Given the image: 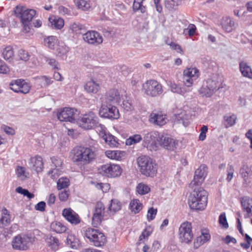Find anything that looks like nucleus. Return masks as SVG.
Here are the masks:
<instances>
[{"instance_id": "obj_21", "label": "nucleus", "mask_w": 252, "mask_h": 252, "mask_svg": "<svg viewBox=\"0 0 252 252\" xmlns=\"http://www.w3.org/2000/svg\"><path fill=\"white\" fill-rule=\"evenodd\" d=\"M241 203L245 218L252 217V198L249 196H244L241 198Z\"/></svg>"}, {"instance_id": "obj_1", "label": "nucleus", "mask_w": 252, "mask_h": 252, "mask_svg": "<svg viewBox=\"0 0 252 252\" xmlns=\"http://www.w3.org/2000/svg\"><path fill=\"white\" fill-rule=\"evenodd\" d=\"M222 80L218 73L208 74L205 76L198 92L202 96L211 97L222 87Z\"/></svg>"}, {"instance_id": "obj_50", "label": "nucleus", "mask_w": 252, "mask_h": 252, "mask_svg": "<svg viewBox=\"0 0 252 252\" xmlns=\"http://www.w3.org/2000/svg\"><path fill=\"white\" fill-rule=\"evenodd\" d=\"M2 56L5 60H10L14 56V51L12 48H4L2 52Z\"/></svg>"}, {"instance_id": "obj_19", "label": "nucleus", "mask_w": 252, "mask_h": 252, "mask_svg": "<svg viewBox=\"0 0 252 252\" xmlns=\"http://www.w3.org/2000/svg\"><path fill=\"white\" fill-rule=\"evenodd\" d=\"M120 100V95L117 90H110L106 94L104 100L103 102L106 103L116 104L119 103Z\"/></svg>"}, {"instance_id": "obj_47", "label": "nucleus", "mask_w": 252, "mask_h": 252, "mask_svg": "<svg viewBox=\"0 0 252 252\" xmlns=\"http://www.w3.org/2000/svg\"><path fill=\"white\" fill-rule=\"evenodd\" d=\"M69 186V180L66 178H62L59 179L57 182V189L58 190H61L66 188Z\"/></svg>"}, {"instance_id": "obj_58", "label": "nucleus", "mask_w": 252, "mask_h": 252, "mask_svg": "<svg viewBox=\"0 0 252 252\" xmlns=\"http://www.w3.org/2000/svg\"><path fill=\"white\" fill-rule=\"evenodd\" d=\"M51 160L52 163L54 164L55 166L56 167H60L62 165V160L57 157H53L51 158Z\"/></svg>"}, {"instance_id": "obj_62", "label": "nucleus", "mask_w": 252, "mask_h": 252, "mask_svg": "<svg viewBox=\"0 0 252 252\" xmlns=\"http://www.w3.org/2000/svg\"><path fill=\"white\" fill-rule=\"evenodd\" d=\"M0 222L4 225H6L10 223V215L2 216L0 218Z\"/></svg>"}, {"instance_id": "obj_18", "label": "nucleus", "mask_w": 252, "mask_h": 252, "mask_svg": "<svg viewBox=\"0 0 252 252\" xmlns=\"http://www.w3.org/2000/svg\"><path fill=\"white\" fill-rule=\"evenodd\" d=\"M62 215L67 221L72 224H78L80 222L78 215L70 208L64 209Z\"/></svg>"}, {"instance_id": "obj_10", "label": "nucleus", "mask_w": 252, "mask_h": 252, "mask_svg": "<svg viewBox=\"0 0 252 252\" xmlns=\"http://www.w3.org/2000/svg\"><path fill=\"white\" fill-rule=\"evenodd\" d=\"M99 115L101 117L111 120L118 119L119 118V112L117 108L111 103L103 102L99 110Z\"/></svg>"}, {"instance_id": "obj_3", "label": "nucleus", "mask_w": 252, "mask_h": 252, "mask_svg": "<svg viewBox=\"0 0 252 252\" xmlns=\"http://www.w3.org/2000/svg\"><path fill=\"white\" fill-rule=\"evenodd\" d=\"M15 16L20 18L23 26V31L29 32L32 26L31 22L36 14V11L32 9H28L25 6L18 5L14 9Z\"/></svg>"}, {"instance_id": "obj_61", "label": "nucleus", "mask_w": 252, "mask_h": 252, "mask_svg": "<svg viewBox=\"0 0 252 252\" xmlns=\"http://www.w3.org/2000/svg\"><path fill=\"white\" fill-rule=\"evenodd\" d=\"M46 61L49 65L53 67L54 69H59V63L54 59H48Z\"/></svg>"}, {"instance_id": "obj_6", "label": "nucleus", "mask_w": 252, "mask_h": 252, "mask_svg": "<svg viewBox=\"0 0 252 252\" xmlns=\"http://www.w3.org/2000/svg\"><path fill=\"white\" fill-rule=\"evenodd\" d=\"M77 123L81 127L86 130L94 129L99 126L103 130L104 126L99 123L98 118L93 112L83 115L81 118L79 116V120Z\"/></svg>"}, {"instance_id": "obj_43", "label": "nucleus", "mask_w": 252, "mask_h": 252, "mask_svg": "<svg viewBox=\"0 0 252 252\" xmlns=\"http://www.w3.org/2000/svg\"><path fill=\"white\" fill-rule=\"evenodd\" d=\"M121 209V202L117 199H112L111 203L108 207L110 211L116 212Z\"/></svg>"}, {"instance_id": "obj_46", "label": "nucleus", "mask_w": 252, "mask_h": 252, "mask_svg": "<svg viewBox=\"0 0 252 252\" xmlns=\"http://www.w3.org/2000/svg\"><path fill=\"white\" fill-rule=\"evenodd\" d=\"M223 118L225 122L227 123V125L225 126V127L227 128L229 126H232L235 125L237 117L234 114H233L231 116H224Z\"/></svg>"}, {"instance_id": "obj_31", "label": "nucleus", "mask_w": 252, "mask_h": 252, "mask_svg": "<svg viewBox=\"0 0 252 252\" xmlns=\"http://www.w3.org/2000/svg\"><path fill=\"white\" fill-rule=\"evenodd\" d=\"M184 76L197 79L199 76L198 69L196 67H190L185 69L183 72Z\"/></svg>"}, {"instance_id": "obj_55", "label": "nucleus", "mask_w": 252, "mask_h": 252, "mask_svg": "<svg viewBox=\"0 0 252 252\" xmlns=\"http://www.w3.org/2000/svg\"><path fill=\"white\" fill-rule=\"evenodd\" d=\"M157 213V209L153 207L150 208L148 211L147 218L149 220H152L154 219Z\"/></svg>"}, {"instance_id": "obj_56", "label": "nucleus", "mask_w": 252, "mask_h": 252, "mask_svg": "<svg viewBox=\"0 0 252 252\" xmlns=\"http://www.w3.org/2000/svg\"><path fill=\"white\" fill-rule=\"evenodd\" d=\"M9 71V68L5 63L0 60V73L6 74Z\"/></svg>"}, {"instance_id": "obj_60", "label": "nucleus", "mask_w": 252, "mask_h": 252, "mask_svg": "<svg viewBox=\"0 0 252 252\" xmlns=\"http://www.w3.org/2000/svg\"><path fill=\"white\" fill-rule=\"evenodd\" d=\"M67 52L66 48H57V55L60 57L63 58L66 57V54Z\"/></svg>"}, {"instance_id": "obj_17", "label": "nucleus", "mask_w": 252, "mask_h": 252, "mask_svg": "<svg viewBox=\"0 0 252 252\" xmlns=\"http://www.w3.org/2000/svg\"><path fill=\"white\" fill-rule=\"evenodd\" d=\"M166 115H163L160 112L153 111L150 116L149 121L154 125L162 126L167 122Z\"/></svg>"}, {"instance_id": "obj_28", "label": "nucleus", "mask_w": 252, "mask_h": 252, "mask_svg": "<svg viewBox=\"0 0 252 252\" xmlns=\"http://www.w3.org/2000/svg\"><path fill=\"white\" fill-rule=\"evenodd\" d=\"M66 243L69 247L74 249H77L80 244L79 240L74 234L68 235Z\"/></svg>"}, {"instance_id": "obj_29", "label": "nucleus", "mask_w": 252, "mask_h": 252, "mask_svg": "<svg viewBox=\"0 0 252 252\" xmlns=\"http://www.w3.org/2000/svg\"><path fill=\"white\" fill-rule=\"evenodd\" d=\"M170 89L173 93L179 94L182 95H185L186 93L190 91L189 89H187L185 86H181L175 83L171 84Z\"/></svg>"}, {"instance_id": "obj_26", "label": "nucleus", "mask_w": 252, "mask_h": 252, "mask_svg": "<svg viewBox=\"0 0 252 252\" xmlns=\"http://www.w3.org/2000/svg\"><path fill=\"white\" fill-rule=\"evenodd\" d=\"M84 89L88 93L95 94L100 89L99 84L94 80H91L86 83Z\"/></svg>"}, {"instance_id": "obj_35", "label": "nucleus", "mask_w": 252, "mask_h": 252, "mask_svg": "<svg viewBox=\"0 0 252 252\" xmlns=\"http://www.w3.org/2000/svg\"><path fill=\"white\" fill-rule=\"evenodd\" d=\"M49 21L51 23L52 26L57 29H61L64 25V21L61 18L49 17Z\"/></svg>"}, {"instance_id": "obj_59", "label": "nucleus", "mask_w": 252, "mask_h": 252, "mask_svg": "<svg viewBox=\"0 0 252 252\" xmlns=\"http://www.w3.org/2000/svg\"><path fill=\"white\" fill-rule=\"evenodd\" d=\"M196 80V79H194L191 77H187L185 76H184L183 77V82L184 83V84L188 87H190L191 85L193 84V81Z\"/></svg>"}, {"instance_id": "obj_16", "label": "nucleus", "mask_w": 252, "mask_h": 252, "mask_svg": "<svg viewBox=\"0 0 252 252\" xmlns=\"http://www.w3.org/2000/svg\"><path fill=\"white\" fill-rule=\"evenodd\" d=\"M207 167L205 164H202L195 171L194 179L191 182L189 186L192 188L194 186H199L204 181L207 172Z\"/></svg>"}, {"instance_id": "obj_48", "label": "nucleus", "mask_w": 252, "mask_h": 252, "mask_svg": "<svg viewBox=\"0 0 252 252\" xmlns=\"http://www.w3.org/2000/svg\"><path fill=\"white\" fill-rule=\"evenodd\" d=\"M17 55L20 60L27 61L29 59L30 55L28 52L23 48L18 50Z\"/></svg>"}, {"instance_id": "obj_45", "label": "nucleus", "mask_w": 252, "mask_h": 252, "mask_svg": "<svg viewBox=\"0 0 252 252\" xmlns=\"http://www.w3.org/2000/svg\"><path fill=\"white\" fill-rule=\"evenodd\" d=\"M142 140V137L139 134H135L130 136L126 140V143L127 145H131L133 144L137 143Z\"/></svg>"}, {"instance_id": "obj_8", "label": "nucleus", "mask_w": 252, "mask_h": 252, "mask_svg": "<svg viewBox=\"0 0 252 252\" xmlns=\"http://www.w3.org/2000/svg\"><path fill=\"white\" fill-rule=\"evenodd\" d=\"M35 241V237L25 234H19L15 236L12 241V246L14 249L17 250H26L30 244Z\"/></svg>"}, {"instance_id": "obj_7", "label": "nucleus", "mask_w": 252, "mask_h": 252, "mask_svg": "<svg viewBox=\"0 0 252 252\" xmlns=\"http://www.w3.org/2000/svg\"><path fill=\"white\" fill-rule=\"evenodd\" d=\"M85 236L93 245L96 247L104 246L106 242L104 234L99 230L93 228H87L85 231Z\"/></svg>"}, {"instance_id": "obj_11", "label": "nucleus", "mask_w": 252, "mask_h": 252, "mask_svg": "<svg viewBox=\"0 0 252 252\" xmlns=\"http://www.w3.org/2000/svg\"><path fill=\"white\" fill-rule=\"evenodd\" d=\"M79 112L74 108L65 107L57 113L58 119L60 121L77 123L79 120Z\"/></svg>"}, {"instance_id": "obj_14", "label": "nucleus", "mask_w": 252, "mask_h": 252, "mask_svg": "<svg viewBox=\"0 0 252 252\" xmlns=\"http://www.w3.org/2000/svg\"><path fill=\"white\" fill-rule=\"evenodd\" d=\"M158 145L167 150L173 151L176 148L177 142L168 134L159 133Z\"/></svg>"}, {"instance_id": "obj_51", "label": "nucleus", "mask_w": 252, "mask_h": 252, "mask_svg": "<svg viewBox=\"0 0 252 252\" xmlns=\"http://www.w3.org/2000/svg\"><path fill=\"white\" fill-rule=\"evenodd\" d=\"M103 219V216H99L94 215L92 218L93 226L94 227H97L100 224Z\"/></svg>"}, {"instance_id": "obj_44", "label": "nucleus", "mask_w": 252, "mask_h": 252, "mask_svg": "<svg viewBox=\"0 0 252 252\" xmlns=\"http://www.w3.org/2000/svg\"><path fill=\"white\" fill-rule=\"evenodd\" d=\"M20 84H21V79L12 80L9 84L10 88L14 92L20 93Z\"/></svg>"}, {"instance_id": "obj_13", "label": "nucleus", "mask_w": 252, "mask_h": 252, "mask_svg": "<svg viewBox=\"0 0 252 252\" xmlns=\"http://www.w3.org/2000/svg\"><path fill=\"white\" fill-rule=\"evenodd\" d=\"M191 224L189 222L183 223L179 229V239L182 243H189L193 239Z\"/></svg>"}, {"instance_id": "obj_39", "label": "nucleus", "mask_w": 252, "mask_h": 252, "mask_svg": "<svg viewBox=\"0 0 252 252\" xmlns=\"http://www.w3.org/2000/svg\"><path fill=\"white\" fill-rule=\"evenodd\" d=\"M76 6L83 10H87L91 7V4L85 0H74Z\"/></svg>"}, {"instance_id": "obj_54", "label": "nucleus", "mask_w": 252, "mask_h": 252, "mask_svg": "<svg viewBox=\"0 0 252 252\" xmlns=\"http://www.w3.org/2000/svg\"><path fill=\"white\" fill-rule=\"evenodd\" d=\"M234 172V167L232 165H228L227 168V178L226 180L228 182H230L233 177V174Z\"/></svg>"}, {"instance_id": "obj_36", "label": "nucleus", "mask_w": 252, "mask_h": 252, "mask_svg": "<svg viewBox=\"0 0 252 252\" xmlns=\"http://www.w3.org/2000/svg\"><path fill=\"white\" fill-rule=\"evenodd\" d=\"M183 0H165V7L168 10L173 9L175 6H177L182 4Z\"/></svg>"}, {"instance_id": "obj_20", "label": "nucleus", "mask_w": 252, "mask_h": 252, "mask_svg": "<svg viewBox=\"0 0 252 252\" xmlns=\"http://www.w3.org/2000/svg\"><path fill=\"white\" fill-rule=\"evenodd\" d=\"M30 168L35 171L37 173L41 172L43 168V162L42 158L39 156H36L31 158L29 162Z\"/></svg>"}, {"instance_id": "obj_42", "label": "nucleus", "mask_w": 252, "mask_h": 252, "mask_svg": "<svg viewBox=\"0 0 252 252\" xmlns=\"http://www.w3.org/2000/svg\"><path fill=\"white\" fill-rule=\"evenodd\" d=\"M136 190L139 194L143 195L148 193L150 191V188L146 184L139 183L136 187Z\"/></svg>"}, {"instance_id": "obj_32", "label": "nucleus", "mask_w": 252, "mask_h": 252, "mask_svg": "<svg viewBox=\"0 0 252 252\" xmlns=\"http://www.w3.org/2000/svg\"><path fill=\"white\" fill-rule=\"evenodd\" d=\"M210 238V235L207 233H202V236L196 238L194 242V247L196 248L199 247L201 245L208 241Z\"/></svg>"}, {"instance_id": "obj_24", "label": "nucleus", "mask_w": 252, "mask_h": 252, "mask_svg": "<svg viewBox=\"0 0 252 252\" xmlns=\"http://www.w3.org/2000/svg\"><path fill=\"white\" fill-rule=\"evenodd\" d=\"M240 173L245 182L247 184L250 182L249 178L252 176V170L251 166L243 164L240 170Z\"/></svg>"}, {"instance_id": "obj_40", "label": "nucleus", "mask_w": 252, "mask_h": 252, "mask_svg": "<svg viewBox=\"0 0 252 252\" xmlns=\"http://www.w3.org/2000/svg\"><path fill=\"white\" fill-rule=\"evenodd\" d=\"M21 84L20 86V93L27 94L30 92L31 89V85L25 80L21 79Z\"/></svg>"}, {"instance_id": "obj_63", "label": "nucleus", "mask_w": 252, "mask_h": 252, "mask_svg": "<svg viewBox=\"0 0 252 252\" xmlns=\"http://www.w3.org/2000/svg\"><path fill=\"white\" fill-rule=\"evenodd\" d=\"M26 172L25 168L21 166H17L16 169V173L18 177L25 176Z\"/></svg>"}, {"instance_id": "obj_37", "label": "nucleus", "mask_w": 252, "mask_h": 252, "mask_svg": "<svg viewBox=\"0 0 252 252\" xmlns=\"http://www.w3.org/2000/svg\"><path fill=\"white\" fill-rule=\"evenodd\" d=\"M72 30L78 34H83L86 32V29L85 27L79 23H73L71 25Z\"/></svg>"}, {"instance_id": "obj_30", "label": "nucleus", "mask_w": 252, "mask_h": 252, "mask_svg": "<svg viewBox=\"0 0 252 252\" xmlns=\"http://www.w3.org/2000/svg\"><path fill=\"white\" fill-rule=\"evenodd\" d=\"M51 229L57 233H64L66 231V227L59 221H53L50 225Z\"/></svg>"}, {"instance_id": "obj_57", "label": "nucleus", "mask_w": 252, "mask_h": 252, "mask_svg": "<svg viewBox=\"0 0 252 252\" xmlns=\"http://www.w3.org/2000/svg\"><path fill=\"white\" fill-rule=\"evenodd\" d=\"M69 196V192L68 190H64L59 192V198L61 201H65Z\"/></svg>"}, {"instance_id": "obj_64", "label": "nucleus", "mask_w": 252, "mask_h": 252, "mask_svg": "<svg viewBox=\"0 0 252 252\" xmlns=\"http://www.w3.org/2000/svg\"><path fill=\"white\" fill-rule=\"evenodd\" d=\"M196 27L193 24H189L188 26V29L187 30H188V34L189 36H193L196 31Z\"/></svg>"}, {"instance_id": "obj_9", "label": "nucleus", "mask_w": 252, "mask_h": 252, "mask_svg": "<svg viewBox=\"0 0 252 252\" xmlns=\"http://www.w3.org/2000/svg\"><path fill=\"white\" fill-rule=\"evenodd\" d=\"M145 93L151 97H157L163 93L162 85L155 80H147L143 85Z\"/></svg>"}, {"instance_id": "obj_49", "label": "nucleus", "mask_w": 252, "mask_h": 252, "mask_svg": "<svg viewBox=\"0 0 252 252\" xmlns=\"http://www.w3.org/2000/svg\"><path fill=\"white\" fill-rule=\"evenodd\" d=\"M10 236L8 234H6V230L4 228H0V246H2L5 244L8 238H9Z\"/></svg>"}, {"instance_id": "obj_5", "label": "nucleus", "mask_w": 252, "mask_h": 252, "mask_svg": "<svg viewBox=\"0 0 252 252\" xmlns=\"http://www.w3.org/2000/svg\"><path fill=\"white\" fill-rule=\"evenodd\" d=\"M74 162H81L87 164L95 158V152L90 147L78 146L72 151Z\"/></svg>"}, {"instance_id": "obj_38", "label": "nucleus", "mask_w": 252, "mask_h": 252, "mask_svg": "<svg viewBox=\"0 0 252 252\" xmlns=\"http://www.w3.org/2000/svg\"><path fill=\"white\" fill-rule=\"evenodd\" d=\"M44 43L45 46H48L49 47H54L55 46H59L58 39L56 36H50L47 38L44 39Z\"/></svg>"}, {"instance_id": "obj_41", "label": "nucleus", "mask_w": 252, "mask_h": 252, "mask_svg": "<svg viewBox=\"0 0 252 252\" xmlns=\"http://www.w3.org/2000/svg\"><path fill=\"white\" fill-rule=\"evenodd\" d=\"M104 210L105 207L103 204L101 202H97L95 205L94 215L104 217Z\"/></svg>"}, {"instance_id": "obj_4", "label": "nucleus", "mask_w": 252, "mask_h": 252, "mask_svg": "<svg viewBox=\"0 0 252 252\" xmlns=\"http://www.w3.org/2000/svg\"><path fill=\"white\" fill-rule=\"evenodd\" d=\"M141 173L147 176L153 177L157 172V164L149 157L142 156L137 159Z\"/></svg>"}, {"instance_id": "obj_23", "label": "nucleus", "mask_w": 252, "mask_h": 252, "mask_svg": "<svg viewBox=\"0 0 252 252\" xmlns=\"http://www.w3.org/2000/svg\"><path fill=\"white\" fill-rule=\"evenodd\" d=\"M222 28L227 32H232L234 29V21L230 17L223 18L221 23Z\"/></svg>"}, {"instance_id": "obj_15", "label": "nucleus", "mask_w": 252, "mask_h": 252, "mask_svg": "<svg viewBox=\"0 0 252 252\" xmlns=\"http://www.w3.org/2000/svg\"><path fill=\"white\" fill-rule=\"evenodd\" d=\"M83 35L84 41L90 44L97 45L103 42L102 36L94 31H89L85 32Z\"/></svg>"}, {"instance_id": "obj_27", "label": "nucleus", "mask_w": 252, "mask_h": 252, "mask_svg": "<svg viewBox=\"0 0 252 252\" xmlns=\"http://www.w3.org/2000/svg\"><path fill=\"white\" fill-rule=\"evenodd\" d=\"M45 241L48 246L54 251L58 250L60 243L58 239L52 235H47L45 239Z\"/></svg>"}, {"instance_id": "obj_52", "label": "nucleus", "mask_w": 252, "mask_h": 252, "mask_svg": "<svg viewBox=\"0 0 252 252\" xmlns=\"http://www.w3.org/2000/svg\"><path fill=\"white\" fill-rule=\"evenodd\" d=\"M40 81L42 83L44 87H46L52 84L53 80L51 78L48 77L46 76H42L39 78Z\"/></svg>"}, {"instance_id": "obj_12", "label": "nucleus", "mask_w": 252, "mask_h": 252, "mask_svg": "<svg viewBox=\"0 0 252 252\" xmlns=\"http://www.w3.org/2000/svg\"><path fill=\"white\" fill-rule=\"evenodd\" d=\"M103 176L114 178L120 176L122 173V169L120 165L115 164H106L102 165L98 169Z\"/></svg>"}, {"instance_id": "obj_53", "label": "nucleus", "mask_w": 252, "mask_h": 252, "mask_svg": "<svg viewBox=\"0 0 252 252\" xmlns=\"http://www.w3.org/2000/svg\"><path fill=\"white\" fill-rule=\"evenodd\" d=\"M219 223L224 228L228 227V224L227 222L226 215L224 213H222L220 215L219 217Z\"/></svg>"}, {"instance_id": "obj_34", "label": "nucleus", "mask_w": 252, "mask_h": 252, "mask_svg": "<svg viewBox=\"0 0 252 252\" xmlns=\"http://www.w3.org/2000/svg\"><path fill=\"white\" fill-rule=\"evenodd\" d=\"M142 204L137 199L132 200L129 204V207L132 212L135 214L139 213L142 208Z\"/></svg>"}, {"instance_id": "obj_33", "label": "nucleus", "mask_w": 252, "mask_h": 252, "mask_svg": "<svg viewBox=\"0 0 252 252\" xmlns=\"http://www.w3.org/2000/svg\"><path fill=\"white\" fill-rule=\"evenodd\" d=\"M102 138L105 140V142L111 147H116L119 145L117 138L111 134L106 135L104 133Z\"/></svg>"}, {"instance_id": "obj_2", "label": "nucleus", "mask_w": 252, "mask_h": 252, "mask_svg": "<svg viewBox=\"0 0 252 252\" xmlns=\"http://www.w3.org/2000/svg\"><path fill=\"white\" fill-rule=\"evenodd\" d=\"M207 192L203 188H194L188 198V204L194 210H203L207 203Z\"/></svg>"}, {"instance_id": "obj_22", "label": "nucleus", "mask_w": 252, "mask_h": 252, "mask_svg": "<svg viewBox=\"0 0 252 252\" xmlns=\"http://www.w3.org/2000/svg\"><path fill=\"white\" fill-rule=\"evenodd\" d=\"M159 138V132L158 131H152L147 133L144 137V141L148 144L158 145Z\"/></svg>"}, {"instance_id": "obj_25", "label": "nucleus", "mask_w": 252, "mask_h": 252, "mask_svg": "<svg viewBox=\"0 0 252 252\" xmlns=\"http://www.w3.org/2000/svg\"><path fill=\"white\" fill-rule=\"evenodd\" d=\"M240 70L243 76L252 79V69L247 63L242 61L239 63Z\"/></svg>"}]
</instances>
